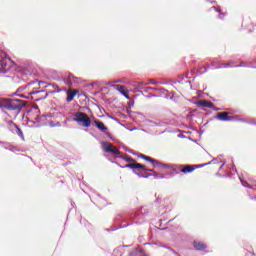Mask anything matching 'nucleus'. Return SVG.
<instances>
[{
    "mask_svg": "<svg viewBox=\"0 0 256 256\" xmlns=\"http://www.w3.org/2000/svg\"><path fill=\"white\" fill-rule=\"evenodd\" d=\"M56 93H61V90H57Z\"/></svg>",
    "mask_w": 256,
    "mask_h": 256,
    "instance_id": "37998d69",
    "label": "nucleus"
},
{
    "mask_svg": "<svg viewBox=\"0 0 256 256\" xmlns=\"http://www.w3.org/2000/svg\"><path fill=\"white\" fill-rule=\"evenodd\" d=\"M35 109H39V106H36Z\"/></svg>",
    "mask_w": 256,
    "mask_h": 256,
    "instance_id": "a18cd8bd",
    "label": "nucleus"
},
{
    "mask_svg": "<svg viewBox=\"0 0 256 256\" xmlns=\"http://www.w3.org/2000/svg\"><path fill=\"white\" fill-rule=\"evenodd\" d=\"M212 9H214L215 11H217V13H221L220 9H217V7L213 6Z\"/></svg>",
    "mask_w": 256,
    "mask_h": 256,
    "instance_id": "2f4dec72",
    "label": "nucleus"
},
{
    "mask_svg": "<svg viewBox=\"0 0 256 256\" xmlns=\"http://www.w3.org/2000/svg\"><path fill=\"white\" fill-rule=\"evenodd\" d=\"M150 83H151L152 85L157 84V82H156V81H151Z\"/></svg>",
    "mask_w": 256,
    "mask_h": 256,
    "instance_id": "ea45409f",
    "label": "nucleus"
},
{
    "mask_svg": "<svg viewBox=\"0 0 256 256\" xmlns=\"http://www.w3.org/2000/svg\"><path fill=\"white\" fill-rule=\"evenodd\" d=\"M135 175H138V177H141V178H143V177H144L143 173H141V172H137V171H136Z\"/></svg>",
    "mask_w": 256,
    "mask_h": 256,
    "instance_id": "7c9ffc66",
    "label": "nucleus"
},
{
    "mask_svg": "<svg viewBox=\"0 0 256 256\" xmlns=\"http://www.w3.org/2000/svg\"><path fill=\"white\" fill-rule=\"evenodd\" d=\"M164 249H168V251H170L171 253L175 254V250L169 246H163Z\"/></svg>",
    "mask_w": 256,
    "mask_h": 256,
    "instance_id": "bb28decb",
    "label": "nucleus"
},
{
    "mask_svg": "<svg viewBox=\"0 0 256 256\" xmlns=\"http://www.w3.org/2000/svg\"><path fill=\"white\" fill-rule=\"evenodd\" d=\"M25 105H27V102L21 99L11 98L6 104L3 105V109H6L7 111H14L13 115L14 117H17Z\"/></svg>",
    "mask_w": 256,
    "mask_h": 256,
    "instance_id": "20e7f679",
    "label": "nucleus"
},
{
    "mask_svg": "<svg viewBox=\"0 0 256 256\" xmlns=\"http://www.w3.org/2000/svg\"><path fill=\"white\" fill-rule=\"evenodd\" d=\"M117 159H123L124 161H127V163H133L135 161L131 156H116Z\"/></svg>",
    "mask_w": 256,
    "mask_h": 256,
    "instance_id": "aec40b11",
    "label": "nucleus"
},
{
    "mask_svg": "<svg viewBox=\"0 0 256 256\" xmlns=\"http://www.w3.org/2000/svg\"><path fill=\"white\" fill-rule=\"evenodd\" d=\"M223 167H225V163H223L221 166H220V170H222L223 169Z\"/></svg>",
    "mask_w": 256,
    "mask_h": 256,
    "instance_id": "4c0bfd02",
    "label": "nucleus"
},
{
    "mask_svg": "<svg viewBox=\"0 0 256 256\" xmlns=\"http://www.w3.org/2000/svg\"><path fill=\"white\" fill-rule=\"evenodd\" d=\"M145 208H141L140 212H136L133 214V218L136 219L135 223L136 224H141L143 221H145Z\"/></svg>",
    "mask_w": 256,
    "mask_h": 256,
    "instance_id": "9d476101",
    "label": "nucleus"
},
{
    "mask_svg": "<svg viewBox=\"0 0 256 256\" xmlns=\"http://www.w3.org/2000/svg\"><path fill=\"white\" fill-rule=\"evenodd\" d=\"M233 171L237 172V168L235 166L232 167Z\"/></svg>",
    "mask_w": 256,
    "mask_h": 256,
    "instance_id": "a19ab883",
    "label": "nucleus"
},
{
    "mask_svg": "<svg viewBox=\"0 0 256 256\" xmlns=\"http://www.w3.org/2000/svg\"><path fill=\"white\" fill-rule=\"evenodd\" d=\"M145 171H150V173H153V169L146 168Z\"/></svg>",
    "mask_w": 256,
    "mask_h": 256,
    "instance_id": "c9c22d12",
    "label": "nucleus"
},
{
    "mask_svg": "<svg viewBox=\"0 0 256 256\" xmlns=\"http://www.w3.org/2000/svg\"><path fill=\"white\" fill-rule=\"evenodd\" d=\"M73 80V75H69V81Z\"/></svg>",
    "mask_w": 256,
    "mask_h": 256,
    "instance_id": "58836bf2",
    "label": "nucleus"
},
{
    "mask_svg": "<svg viewBox=\"0 0 256 256\" xmlns=\"http://www.w3.org/2000/svg\"><path fill=\"white\" fill-rule=\"evenodd\" d=\"M53 117V114H44L42 116H37L36 121L37 123H40V125H50L51 127H61V123L57 122L56 124L53 123V120H51Z\"/></svg>",
    "mask_w": 256,
    "mask_h": 256,
    "instance_id": "0eeeda50",
    "label": "nucleus"
},
{
    "mask_svg": "<svg viewBox=\"0 0 256 256\" xmlns=\"http://www.w3.org/2000/svg\"><path fill=\"white\" fill-rule=\"evenodd\" d=\"M198 107H207L208 109H214V104L209 100H200L196 103Z\"/></svg>",
    "mask_w": 256,
    "mask_h": 256,
    "instance_id": "ddd939ff",
    "label": "nucleus"
},
{
    "mask_svg": "<svg viewBox=\"0 0 256 256\" xmlns=\"http://www.w3.org/2000/svg\"><path fill=\"white\" fill-rule=\"evenodd\" d=\"M217 163H221V161H219L217 158H214V159H212L210 162H208V163H205L204 165H205V167H206V165H215V164H217Z\"/></svg>",
    "mask_w": 256,
    "mask_h": 256,
    "instance_id": "5701e85b",
    "label": "nucleus"
},
{
    "mask_svg": "<svg viewBox=\"0 0 256 256\" xmlns=\"http://www.w3.org/2000/svg\"><path fill=\"white\" fill-rule=\"evenodd\" d=\"M146 123H150V127H157V125H159L157 122L153 120H146Z\"/></svg>",
    "mask_w": 256,
    "mask_h": 256,
    "instance_id": "393cba45",
    "label": "nucleus"
},
{
    "mask_svg": "<svg viewBox=\"0 0 256 256\" xmlns=\"http://www.w3.org/2000/svg\"><path fill=\"white\" fill-rule=\"evenodd\" d=\"M252 125H256V122L255 121H252V122H250Z\"/></svg>",
    "mask_w": 256,
    "mask_h": 256,
    "instance_id": "79ce46f5",
    "label": "nucleus"
},
{
    "mask_svg": "<svg viewBox=\"0 0 256 256\" xmlns=\"http://www.w3.org/2000/svg\"><path fill=\"white\" fill-rule=\"evenodd\" d=\"M73 121L82 127H91V118L84 112H75L73 114Z\"/></svg>",
    "mask_w": 256,
    "mask_h": 256,
    "instance_id": "423d86ee",
    "label": "nucleus"
},
{
    "mask_svg": "<svg viewBox=\"0 0 256 256\" xmlns=\"http://www.w3.org/2000/svg\"><path fill=\"white\" fill-rule=\"evenodd\" d=\"M219 121H233V117L229 116V112H221L216 116Z\"/></svg>",
    "mask_w": 256,
    "mask_h": 256,
    "instance_id": "f8f14e48",
    "label": "nucleus"
},
{
    "mask_svg": "<svg viewBox=\"0 0 256 256\" xmlns=\"http://www.w3.org/2000/svg\"><path fill=\"white\" fill-rule=\"evenodd\" d=\"M211 64L206 66H200L198 69L199 75H203V73H207L209 71V67H212V69H229L231 67H246V68H251V65L245 63V62H240L238 65H233V61H230L228 63H222L218 66H216L217 59H212L210 60Z\"/></svg>",
    "mask_w": 256,
    "mask_h": 256,
    "instance_id": "7ed1b4c3",
    "label": "nucleus"
},
{
    "mask_svg": "<svg viewBox=\"0 0 256 256\" xmlns=\"http://www.w3.org/2000/svg\"><path fill=\"white\" fill-rule=\"evenodd\" d=\"M164 249H168V251H170L171 253L175 254V250L169 246H163Z\"/></svg>",
    "mask_w": 256,
    "mask_h": 256,
    "instance_id": "cd10ccee",
    "label": "nucleus"
},
{
    "mask_svg": "<svg viewBox=\"0 0 256 256\" xmlns=\"http://www.w3.org/2000/svg\"><path fill=\"white\" fill-rule=\"evenodd\" d=\"M19 97H21L22 99H31V97H29V92L25 94H20Z\"/></svg>",
    "mask_w": 256,
    "mask_h": 256,
    "instance_id": "a878e982",
    "label": "nucleus"
},
{
    "mask_svg": "<svg viewBox=\"0 0 256 256\" xmlns=\"http://www.w3.org/2000/svg\"><path fill=\"white\" fill-rule=\"evenodd\" d=\"M126 169H132L133 173H137V169H143V171H145V169H147L145 167V165L143 164H139V163H130L127 164L126 166H124Z\"/></svg>",
    "mask_w": 256,
    "mask_h": 256,
    "instance_id": "9b49d317",
    "label": "nucleus"
},
{
    "mask_svg": "<svg viewBox=\"0 0 256 256\" xmlns=\"http://www.w3.org/2000/svg\"><path fill=\"white\" fill-rule=\"evenodd\" d=\"M94 125L97 127V129H99L103 133H105V131H107L106 125L103 122L99 121V120H95Z\"/></svg>",
    "mask_w": 256,
    "mask_h": 256,
    "instance_id": "2eb2a0df",
    "label": "nucleus"
},
{
    "mask_svg": "<svg viewBox=\"0 0 256 256\" xmlns=\"http://www.w3.org/2000/svg\"><path fill=\"white\" fill-rule=\"evenodd\" d=\"M149 177H153V173H148L144 175L143 179H149Z\"/></svg>",
    "mask_w": 256,
    "mask_h": 256,
    "instance_id": "c756f323",
    "label": "nucleus"
},
{
    "mask_svg": "<svg viewBox=\"0 0 256 256\" xmlns=\"http://www.w3.org/2000/svg\"><path fill=\"white\" fill-rule=\"evenodd\" d=\"M152 177H154V179H165V176H159L157 172L152 173Z\"/></svg>",
    "mask_w": 256,
    "mask_h": 256,
    "instance_id": "b1692460",
    "label": "nucleus"
},
{
    "mask_svg": "<svg viewBox=\"0 0 256 256\" xmlns=\"http://www.w3.org/2000/svg\"><path fill=\"white\" fill-rule=\"evenodd\" d=\"M141 159L152 163L153 167H158V169H174V171H180V173H193L195 169H201V167H205L206 164H198V165H180V166H171L169 164H165L163 162H159L156 159H153L145 154H140Z\"/></svg>",
    "mask_w": 256,
    "mask_h": 256,
    "instance_id": "f257e3e1",
    "label": "nucleus"
},
{
    "mask_svg": "<svg viewBox=\"0 0 256 256\" xmlns=\"http://www.w3.org/2000/svg\"><path fill=\"white\" fill-rule=\"evenodd\" d=\"M194 249H196V251H204V249H207V245L201 243V242H194Z\"/></svg>",
    "mask_w": 256,
    "mask_h": 256,
    "instance_id": "dca6fc26",
    "label": "nucleus"
},
{
    "mask_svg": "<svg viewBox=\"0 0 256 256\" xmlns=\"http://www.w3.org/2000/svg\"><path fill=\"white\" fill-rule=\"evenodd\" d=\"M186 83H189V84H190V83H191V81H186Z\"/></svg>",
    "mask_w": 256,
    "mask_h": 256,
    "instance_id": "c03bdc74",
    "label": "nucleus"
},
{
    "mask_svg": "<svg viewBox=\"0 0 256 256\" xmlns=\"http://www.w3.org/2000/svg\"><path fill=\"white\" fill-rule=\"evenodd\" d=\"M116 87H117V90L121 93V95L126 97V99H129V93L127 91H125V86L117 85Z\"/></svg>",
    "mask_w": 256,
    "mask_h": 256,
    "instance_id": "f3484780",
    "label": "nucleus"
},
{
    "mask_svg": "<svg viewBox=\"0 0 256 256\" xmlns=\"http://www.w3.org/2000/svg\"><path fill=\"white\" fill-rule=\"evenodd\" d=\"M148 97H157V95H155V94H149Z\"/></svg>",
    "mask_w": 256,
    "mask_h": 256,
    "instance_id": "e433bc0d",
    "label": "nucleus"
},
{
    "mask_svg": "<svg viewBox=\"0 0 256 256\" xmlns=\"http://www.w3.org/2000/svg\"><path fill=\"white\" fill-rule=\"evenodd\" d=\"M243 187H247L248 189H253V191H256V182L249 184V182L244 181L243 178H241V176L239 177Z\"/></svg>",
    "mask_w": 256,
    "mask_h": 256,
    "instance_id": "4468645a",
    "label": "nucleus"
},
{
    "mask_svg": "<svg viewBox=\"0 0 256 256\" xmlns=\"http://www.w3.org/2000/svg\"><path fill=\"white\" fill-rule=\"evenodd\" d=\"M102 149L105 153H112V155H121V151L119 149L113 147V144L109 142H102Z\"/></svg>",
    "mask_w": 256,
    "mask_h": 256,
    "instance_id": "6e6552de",
    "label": "nucleus"
},
{
    "mask_svg": "<svg viewBox=\"0 0 256 256\" xmlns=\"http://www.w3.org/2000/svg\"><path fill=\"white\" fill-rule=\"evenodd\" d=\"M127 151H128V153H131L132 155H137V153L133 150H127Z\"/></svg>",
    "mask_w": 256,
    "mask_h": 256,
    "instance_id": "473e14b6",
    "label": "nucleus"
},
{
    "mask_svg": "<svg viewBox=\"0 0 256 256\" xmlns=\"http://www.w3.org/2000/svg\"><path fill=\"white\" fill-rule=\"evenodd\" d=\"M144 93H147L149 91H165L164 88H160V89H157V88H153V87H144L142 88Z\"/></svg>",
    "mask_w": 256,
    "mask_h": 256,
    "instance_id": "412c9836",
    "label": "nucleus"
},
{
    "mask_svg": "<svg viewBox=\"0 0 256 256\" xmlns=\"http://www.w3.org/2000/svg\"><path fill=\"white\" fill-rule=\"evenodd\" d=\"M75 95H77V92H67V98H66L67 103H71V101L75 99Z\"/></svg>",
    "mask_w": 256,
    "mask_h": 256,
    "instance_id": "6ab92c4d",
    "label": "nucleus"
},
{
    "mask_svg": "<svg viewBox=\"0 0 256 256\" xmlns=\"http://www.w3.org/2000/svg\"><path fill=\"white\" fill-rule=\"evenodd\" d=\"M223 17H225V14L220 13V14H219V19H223Z\"/></svg>",
    "mask_w": 256,
    "mask_h": 256,
    "instance_id": "72a5a7b5",
    "label": "nucleus"
},
{
    "mask_svg": "<svg viewBox=\"0 0 256 256\" xmlns=\"http://www.w3.org/2000/svg\"><path fill=\"white\" fill-rule=\"evenodd\" d=\"M130 256H148L147 254H145V252H143V250L136 248L134 251L130 252L129 254Z\"/></svg>",
    "mask_w": 256,
    "mask_h": 256,
    "instance_id": "a211bd4d",
    "label": "nucleus"
},
{
    "mask_svg": "<svg viewBox=\"0 0 256 256\" xmlns=\"http://www.w3.org/2000/svg\"><path fill=\"white\" fill-rule=\"evenodd\" d=\"M43 83L45 82L34 80L25 86L26 89H30L28 97H31L32 101H43V99H47V97H49V93L41 89V85H43Z\"/></svg>",
    "mask_w": 256,
    "mask_h": 256,
    "instance_id": "f03ea898",
    "label": "nucleus"
},
{
    "mask_svg": "<svg viewBox=\"0 0 256 256\" xmlns=\"http://www.w3.org/2000/svg\"><path fill=\"white\" fill-rule=\"evenodd\" d=\"M1 145L4 149H7L8 151H15V148L9 144L1 143Z\"/></svg>",
    "mask_w": 256,
    "mask_h": 256,
    "instance_id": "4be33fe9",
    "label": "nucleus"
},
{
    "mask_svg": "<svg viewBox=\"0 0 256 256\" xmlns=\"http://www.w3.org/2000/svg\"><path fill=\"white\" fill-rule=\"evenodd\" d=\"M214 111H221V108H213Z\"/></svg>",
    "mask_w": 256,
    "mask_h": 256,
    "instance_id": "f704fd0d",
    "label": "nucleus"
},
{
    "mask_svg": "<svg viewBox=\"0 0 256 256\" xmlns=\"http://www.w3.org/2000/svg\"><path fill=\"white\" fill-rule=\"evenodd\" d=\"M164 249H168V251H170L171 253L175 254V250L169 246H163Z\"/></svg>",
    "mask_w": 256,
    "mask_h": 256,
    "instance_id": "c85d7f7f",
    "label": "nucleus"
},
{
    "mask_svg": "<svg viewBox=\"0 0 256 256\" xmlns=\"http://www.w3.org/2000/svg\"><path fill=\"white\" fill-rule=\"evenodd\" d=\"M6 124L9 127V129L12 131V133H15L16 135L21 137V139H24L23 131L20 130L17 124H15L12 120H6Z\"/></svg>",
    "mask_w": 256,
    "mask_h": 256,
    "instance_id": "1a4fd4ad",
    "label": "nucleus"
},
{
    "mask_svg": "<svg viewBox=\"0 0 256 256\" xmlns=\"http://www.w3.org/2000/svg\"><path fill=\"white\" fill-rule=\"evenodd\" d=\"M13 61L7 56V52L0 50V71L2 73H7L11 69Z\"/></svg>",
    "mask_w": 256,
    "mask_h": 256,
    "instance_id": "39448f33",
    "label": "nucleus"
}]
</instances>
